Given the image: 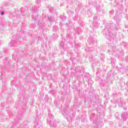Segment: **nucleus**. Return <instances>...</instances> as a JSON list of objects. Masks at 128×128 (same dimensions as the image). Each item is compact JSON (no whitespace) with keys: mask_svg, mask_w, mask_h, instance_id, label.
Returning a JSON list of instances; mask_svg holds the SVG:
<instances>
[{"mask_svg":"<svg viewBox=\"0 0 128 128\" xmlns=\"http://www.w3.org/2000/svg\"><path fill=\"white\" fill-rule=\"evenodd\" d=\"M4 14V12H1V14H2V15Z\"/></svg>","mask_w":128,"mask_h":128,"instance_id":"nucleus-1","label":"nucleus"}]
</instances>
